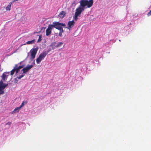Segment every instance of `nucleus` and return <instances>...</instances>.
I'll use <instances>...</instances> for the list:
<instances>
[{
  "label": "nucleus",
  "mask_w": 151,
  "mask_h": 151,
  "mask_svg": "<svg viewBox=\"0 0 151 151\" xmlns=\"http://www.w3.org/2000/svg\"><path fill=\"white\" fill-rule=\"evenodd\" d=\"M38 49V47H36L35 48L32 49L30 50V52L28 53L27 56L24 60L18 64H16L15 65L14 68L10 71V75H13L15 72H16V76H17L18 73L20 74L19 73L20 70L22 68H23L25 65L24 64L21 65H21L23 62L24 61L27 59L29 56L30 53H31L30 57L29 58L30 60V61L31 62L33 61L35 57V55L37 54Z\"/></svg>",
  "instance_id": "1"
},
{
  "label": "nucleus",
  "mask_w": 151,
  "mask_h": 151,
  "mask_svg": "<svg viewBox=\"0 0 151 151\" xmlns=\"http://www.w3.org/2000/svg\"><path fill=\"white\" fill-rule=\"evenodd\" d=\"M93 0H81L79 3L80 5L76 9L83 12L87 8H90L93 5Z\"/></svg>",
  "instance_id": "2"
},
{
  "label": "nucleus",
  "mask_w": 151,
  "mask_h": 151,
  "mask_svg": "<svg viewBox=\"0 0 151 151\" xmlns=\"http://www.w3.org/2000/svg\"><path fill=\"white\" fill-rule=\"evenodd\" d=\"M54 24L55 28L59 30L60 32L63 33L64 30H63L62 27H65L66 25L65 23H60L59 22H54L52 23Z\"/></svg>",
  "instance_id": "3"
},
{
  "label": "nucleus",
  "mask_w": 151,
  "mask_h": 151,
  "mask_svg": "<svg viewBox=\"0 0 151 151\" xmlns=\"http://www.w3.org/2000/svg\"><path fill=\"white\" fill-rule=\"evenodd\" d=\"M54 24H49L48 26V28L47 29L46 31V35L47 36L49 35L52 32V29L55 28Z\"/></svg>",
  "instance_id": "4"
},
{
  "label": "nucleus",
  "mask_w": 151,
  "mask_h": 151,
  "mask_svg": "<svg viewBox=\"0 0 151 151\" xmlns=\"http://www.w3.org/2000/svg\"><path fill=\"white\" fill-rule=\"evenodd\" d=\"M29 70L26 67L23 68L21 70V71H23V73H22L21 75H19V76L17 77L15 79L18 78L19 79H21V78L23 77L25 75L24 74L26 73Z\"/></svg>",
  "instance_id": "5"
},
{
  "label": "nucleus",
  "mask_w": 151,
  "mask_h": 151,
  "mask_svg": "<svg viewBox=\"0 0 151 151\" xmlns=\"http://www.w3.org/2000/svg\"><path fill=\"white\" fill-rule=\"evenodd\" d=\"M75 23V22L74 20L69 21L68 23V27H65V28L70 30V29L74 26Z\"/></svg>",
  "instance_id": "6"
},
{
  "label": "nucleus",
  "mask_w": 151,
  "mask_h": 151,
  "mask_svg": "<svg viewBox=\"0 0 151 151\" xmlns=\"http://www.w3.org/2000/svg\"><path fill=\"white\" fill-rule=\"evenodd\" d=\"M9 72H4L3 74L1 77L2 78V80H3L4 81H5L6 80L7 77L9 76Z\"/></svg>",
  "instance_id": "7"
},
{
  "label": "nucleus",
  "mask_w": 151,
  "mask_h": 151,
  "mask_svg": "<svg viewBox=\"0 0 151 151\" xmlns=\"http://www.w3.org/2000/svg\"><path fill=\"white\" fill-rule=\"evenodd\" d=\"M82 12L78 9H76L74 17V18L76 21L78 19V16L81 14Z\"/></svg>",
  "instance_id": "8"
},
{
  "label": "nucleus",
  "mask_w": 151,
  "mask_h": 151,
  "mask_svg": "<svg viewBox=\"0 0 151 151\" xmlns=\"http://www.w3.org/2000/svg\"><path fill=\"white\" fill-rule=\"evenodd\" d=\"M47 54L44 51L41 53L39 56V57L42 60L44 58Z\"/></svg>",
  "instance_id": "9"
},
{
  "label": "nucleus",
  "mask_w": 151,
  "mask_h": 151,
  "mask_svg": "<svg viewBox=\"0 0 151 151\" xmlns=\"http://www.w3.org/2000/svg\"><path fill=\"white\" fill-rule=\"evenodd\" d=\"M56 42H52L50 45V46L52 47V49L53 50L55 49L56 47Z\"/></svg>",
  "instance_id": "10"
},
{
  "label": "nucleus",
  "mask_w": 151,
  "mask_h": 151,
  "mask_svg": "<svg viewBox=\"0 0 151 151\" xmlns=\"http://www.w3.org/2000/svg\"><path fill=\"white\" fill-rule=\"evenodd\" d=\"M4 83H3L2 80H1L0 81V90H4V86L3 84Z\"/></svg>",
  "instance_id": "11"
},
{
  "label": "nucleus",
  "mask_w": 151,
  "mask_h": 151,
  "mask_svg": "<svg viewBox=\"0 0 151 151\" xmlns=\"http://www.w3.org/2000/svg\"><path fill=\"white\" fill-rule=\"evenodd\" d=\"M65 14V12L63 11L60 12L58 16L60 17L63 18L64 17Z\"/></svg>",
  "instance_id": "12"
},
{
  "label": "nucleus",
  "mask_w": 151,
  "mask_h": 151,
  "mask_svg": "<svg viewBox=\"0 0 151 151\" xmlns=\"http://www.w3.org/2000/svg\"><path fill=\"white\" fill-rule=\"evenodd\" d=\"M35 39H34L32 40L31 41H29L27 42H26V44H24V45H25L26 44H32L34 43L35 42Z\"/></svg>",
  "instance_id": "13"
},
{
  "label": "nucleus",
  "mask_w": 151,
  "mask_h": 151,
  "mask_svg": "<svg viewBox=\"0 0 151 151\" xmlns=\"http://www.w3.org/2000/svg\"><path fill=\"white\" fill-rule=\"evenodd\" d=\"M63 44V42H59L58 43V44L57 45H56V47L58 48V47H60Z\"/></svg>",
  "instance_id": "14"
},
{
  "label": "nucleus",
  "mask_w": 151,
  "mask_h": 151,
  "mask_svg": "<svg viewBox=\"0 0 151 151\" xmlns=\"http://www.w3.org/2000/svg\"><path fill=\"white\" fill-rule=\"evenodd\" d=\"M11 3L9 4L6 7V10H7V11L10 10L11 9Z\"/></svg>",
  "instance_id": "15"
},
{
  "label": "nucleus",
  "mask_w": 151,
  "mask_h": 151,
  "mask_svg": "<svg viewBox=\"0 0 151 151\" xmlns=\"http://www.w3.org/2000/svg\"><path fill=\"white\" fill-rule=\"evenodd\" d=\"M33 65H28L26 67L27 68V69L29 70L30 69H31L33 67Z\"/></svg>",
  "instance_id": "16"
},
{
  "label": "nucleus",
  "mask_w": 151,
  "mask_h": 151,
  "mask_svg": "<svg viewBox=\"0 0 151 151\" xmlns=\"http://www.w3.org/2000/svg\"><path fill=\"white\" fill-rule=\"evenodd\" d=\"M42 60L39 56L38 58L36 59L37 63V64L40 63Z\"/></svg>",
  "instance_id": "17"
},
{
  "label": "nucleus",
  "mask_w": 151,
  "mask_h": 151,
  "mask_svg": "<svg viewBox=\"0 0 151 151\" xmlns=\"http://www.w3.org/2000/svg\"><path fill=\"white\" fill-rule=\"evenodd\" d=\"M42 36L41 35H39V39L37 41V42H40L42 40Z\"/></svg>",
  "instance_id": "18"
},
{
  "label": "nucleus",
  "mask_w": 151,
  "mask_h": 151,
  "mask_svg": "<svg viewBox=\"0 0 151 151\" xmlns=\"http://www.w3.org/2000/svg\"><path fill=\"white\" fill-rule=\"evenodd\" d=\"M76 3H77V2H76V1H73L72 3V6H73L74 7L77 4Z\"/></svg>",
  "instance_id": "19"
},
{
  "label": "nucleus",
  "mask_w": 151,
  "mask_h": 151,
  "mask_svg": "<svg viewBox=\"0 0 151 151\" xmlns=\"http://www.w3.org/2000/svg\"><path fill=\"white\" fill-rule=\"evenodd\" d=\"M52 50V48L51 49V48H49L48 50H47V51H46L45 50H44V51L46 53V54H47L50 51H51V50Z\"/></svg>",
  "instance_id": "20"
},
{
  "label": "nucleus",
  "mask_w": 151,
  "mask_h": 151,
  "mask_svg": "<svg viewBox=\"0 0 151 151\" xmlns=\"http://www.w3.org/2000/svg\"><path fill=\"white\" fill-rule=\"evenodd\" d=\"M24 103L25 104H26V103L25 102H23L21 105H20V106L19 107V108H21L22 107L24 106Z\"/></svg>",
  "instance_id": "21"
},
{
  "label": "nucleus",
  "mask_w": 151,
  "mask_h": 151,
  "mask_svg": "<svg viewBox=\"0 0 151 151\" xmlns=\"http://www.w3.org/2000/svg\"><path fill=\"white\" fill-rule=\"evenodd\" d=\"M19 108V107H18L17 108H15L14 109V111H15L16 112H18L19 111V110L21 109V108Z\"/></svg>",
  "instance_id": "22"
},
{
  "label": "nucleus",
  "mask_w": 151,
  "mask_h": 151,
  "mask_svg": "<svg viewBox=\"0 0 151 151\" xmlns=\"http://www.w3.org/2000/svg\"><path fill=\"white\" fill-rule=\"evenodd\" d=\"M12 124V122H8L6 124V125H8L9 126L10 125Z\"/></svg>",
  "instance_id": "23"
},
{
  "label": "nucleus",
  "mask_w": 151,
  "mask_h": 151,
  "mask_svg": "<svg viewBox=\"0 0 151 151\" xmlns=\"http://www.w3.org/2000/svg\"><path fill=\"white\" fill-rule=\"evenodd\" d=\"M4 90H0V94H2L4 93V91H3Z\"/></svg>",
  "instance_id": "24"
},
{
  "label": "nucleus",
  "mask_w": 151,
  "mask_h": 151,
  "mask_svg": "<svg viewBox=\"0 0 151 151\" xmlns=\"http://www.w3.org/2000/svg\"><path fill=\"white\" fill-rule=\"evenodd\" d=\"M147 15L148 16L151 15V10H150L147 14Z\"/></svg>",
  "instance_id": "25"
},
{
  "label": "nucleus",
  "mask_w": 151,
  "mask_h": 151,
  "mask_svg": "<svg viewBox=\"0 0 151 151\" xmlns=\"http://www.w3.org/2000/svg\"><path fill=\"white\" fill-rule=\"evenodd\" d=\"M8 85V84H5V83H4L3 84L4 86V88L6 87Z\"/></svg>",
  "instance_id": "26"
},
{
  "label": "nucleus",
  "mask_w": 151,
  "mask_h": 151,
  "mask_svg": "<svg viewBox=\"0 0 151 151\" xmlns=\"http://www.w3.org/2000/svg\"><path fill=\"white\" fill-rule=\"evenodd\" d=\"M62 32H59V35L60 37H62Z\"/></svg>",
  "instance_id": "27"
},
{
  "label": "nucleus",
  "mask_w": 151,
  "mask_h": 151,
  "mask_svg": "<svg viewBox=\"0 0 151 151\" xmlns=\"http://www.w3.org/2000/svg\"><path fill=\"white\" fill-rule=\"evenodd\" d=\"M45 28H46V27H42V28L41 29L42 30H45Z\"/></svg>",
  "instance_id": "28"
},
{
  "label": "nucleus",
  "mask_w": 151,
  "mask_h": 151,
  "mask_svg": "<svg viewBox=\"0 0 151 151\" xmlns=\"http://www.w3.org/2000/svg\"><path fill=\"white\" fill-rule=\"evenodd\" d=\"M35 60H34L33 62L32 63V65H35Z\"/></svg>",
  "instance_id": "29"
},
{
  "label": "nucleus",
  "mask_w": 151,
  "mask_h": 151,
  "mask_svg": "<svg viewBox=\"0 0 151 151\" xmlns=\"http://www.w3.org/2000/svg\"><path fill=\"white\" fill-rule=\"evenodd\" d=\"M18 0H14V1H18Z\"/></svg>",
  "instance_id": "30"
},
{
  "label": "nucleus",
  "mask_w": 151,
  "mask_h": 151,
  "mask_svg": "<svg viewBox=\"0 0 151 151\" xmlns=\"http://www.w3.org/2000/svg\"><path fill=\"white\" fill-rule=\"evenodd\" d=\"M119 41L120 42L121 41V40H119Z\"/></svg>",
  "instance_id": "31"
}]
</instances>
